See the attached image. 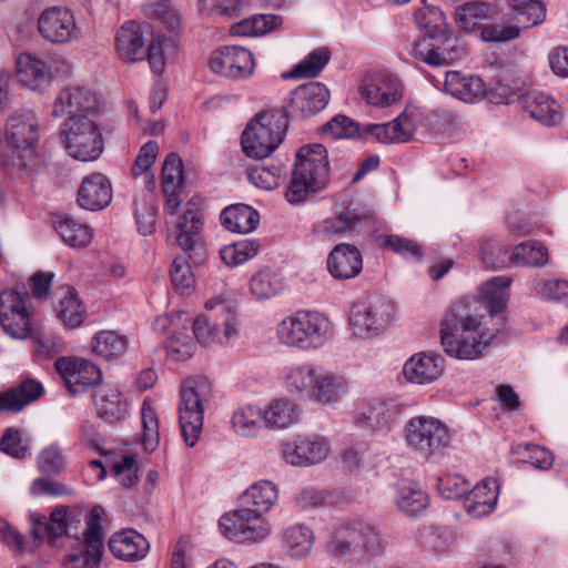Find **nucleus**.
Returning <instances> with one entry per match:
<instances>
[{
    "label": "nucleus",
    "mask_w": 568,
    "mask_h": 568,
    "mask_svg": "<svg viewBox=\"0 0 568 568\" xmlns=\"http://www.w3.org/2000/svg\"><path fill=\"white\" fill-rule=\"evenodd\" d=\"M277 499L276 484L271 480L254 483L241 495L239 508L221 517L219 525L222 534L240 544L262 541L271 532L268 523L262 517Z\"/></svg>",
    "instance_id": "1"
},
{
    "label": "nucleus",
    "mask_w": 568,
    "mask_h": 568,
    "mask_svg": "<svg viewBox=\"0 0 568 568\" xmlns=\"http://www.w3.org/2000/svg\"><path fill=\"white\" fill-rule=\"evenodd\" d=\"M465 303L455 304L446 315L440 329L445 352L458 359H475L489 345L479 318L466 312Z\"/></svg>",
    "instance_id": "2"
},
{
    "label": "nucleus",
    "mask_w": 568,
    "mask_h": 568,
    "mask_svg": "<svg viewBox=\"0 0 568 568\" xmlns=\"http://www.w3.org/2000/svg\"><path fill=\"white\" fill-rule=\"evenodd\" d=\"M288 393L307 397L322 405L337 403L347 392L346 379L311 363L291 367L285 375Z\"/></svg>",
    "instance_id": "3"
},
{
    "label": "nucleus",
    "mask_w": 568,
    "mask_h": 568,
    "mask_svg": "<svg viewBox=\"0 0 568 568\" xmlns=\"http://www.w3.org/2000/svg\"><path fill=\"white\" fill-rule=\"evenodd\" d=\"M104 510L100 506L89 513L80 508H68L65 536L74 539L83 537L81 549L69 556L67 568H98L103 554L102 518Z\"/></svg>",
    "instance_id": "4"
},
{
    "label": "nucleus",
    "mask_w": 568,
    "mask_h": 568,
    "mask_svg": "<svg viewBox=\"0 0 568 568\" xmlns=\"http://www.w3.org/2000/svg\"><path fill=\"white\" fill-rule=\"evenodd\" d=\"M331 320L316 311H297L284 317L276 326L280 342L301 351L317 349L333 336Z\"/></svg>",
    "instance_id": "5"
},
{
    "label": "nucleus",
    "mask_w": 568,
    "mask_h": 568,
    "mask_svg": "<svg viewBox=\"0 0 568 568\" xmlns=\"http://www.w3.org/2000/svg\"><path fill=\"white\" fill-rule=\"evenodd\" d=\"M329 176L327 151L322 144L302 146L296 155L292 180L285 196L291 204L306 199L310 193L323 190Z\"/></svg>",
    "instance_id": "6"
},
{
    "label": "nucleus",
    "mask_w": 568,
    "mask_h": 568,
    "mask_svg": "<svg viewBox=\"0 0 568 568\" xmlns=\"http://www.w3.org/2000/svg\"><path fill=\"white\" fill-rule=\"evenodd\" d=\"M4 133L11 155L2 158L1 166L10 174L27 170L28 160L32 158L39 139V122L36 114L30 110L12 113L7 120Z\"/></svg>",
    "instance_id": "7"
},
{
    "label": "nucleus",
    "mask_w": 568,
    "mask_h": 568,
    "mask_svg": "<svg viewBox=\"0 0 568 568\" xmlns=\"http://www.w3.org/2000/svg\"><path fill=\"white\" fill-rule=\"evenodd\" d=\"M287 120L280 111H266L255 115L241 136L246 156L262 160L270 156L284 141Z\"/></svg>",
    "instance_id": "8"
},
{
    "label": "nucleus",
    "mask_w": 568,
    "mask_h": 568,
    "mask_svg": "<svg viewBox=\"0 0 568 568\" xmlns=\"http://www.w3.org/2000/svg\"><path fill=\"white\" fill-rule=\"evenodd\" d=\"M382 548L375 528L359 520L341 525L327 542V552L334 558L351 557L359 560L379 554Z\"/></svg>",
    "instance_id": "9"
},
{
    "label": "nucleus",
    "mask_w": 568,
    "mask_h": 568,
    "mask_svg": "<svg viewBox=\"0 0 568 568\" xmlns=\"http://www.w3.org/2000/svg\"><path fill=\"white\" fill-rule=\"evenodd\" d=\"M211 395V383L202 377L187 378L181 387L179 422L182 437L190 447L199 440L203 427L204 405Z\"/></svg>",
    "instance_id": "10"
},
{
    "label": "nucleus",
    "mask_w": 568,
    "mask_h": 568,
    "mask_svg": "<svg viewBox=\"0 0 568 568\" xmlns=\"http://www.w3.org/2000/svg\"><path fill=\"white\" fill-rule=\"evenodd\" d=\"M61 138L69 155L80 161H94L103 151L101 130L90 116L68 119Z\"/></svg>",
    "instance_id": "11"
},
{
    "label": "nucleus",
    "mask_w": 568,
    "mask_h": 568,
    "mask_svg": "<svg viewBox=\"0 0 568 568\" xmlns=\"http://www.w3.org/2000/svg\"><path fill=\"white\" fill-rule=\"evenodd\" d=\"M116 51L126 61H141L146 55L149 64L155 74H161L165 68L163 41L158 36L145 49L141 26L134 21L124 23L116 36Z\"/></svg>",
    "instance_id": "12"
},
{
    "label": "nucleus",
    "mask_w": 568,
    "mask_h": 568,
    "mask_svg": "<svg viewBox=\"0 0 568 568\" xmlns=\"http://www.w3.org/2000/svg\"><path fill=\"white\" fill-rule=\"evenodd\" d=\"M405 440L416 454L429 458L450 444L448 427L432 416H415L405 427Z\"/></svg>",
    "instance_id": "13"
},
{
    "label": "nucleus",
    "mask_w": 568,
    "mask_h": 568,
    "mask_svg": "<svg viewBox=\"0 0 568 568\" xmlns=\"http://www.w3.org/2000/svg\"><path fill=\"white\" fill-rule=\"evenodd\" d=\"M394 306L383 296H373L356 302L349 313L353 334L361 338L378 335L392 322Z\"/></svg>",
    "instance_id": "14"
},
{
    "label": "nucleus",
    "mask_w": 568,
    "mask_h": 568,
    "mask_svg": "<svg viewBox=\"0 0 568 568\" xmlns=\"http://www.w3.org/2000/svg\"><path fill=\"white\" fill-rule=\"evenodd\" d=\"M28 295L14 288L0 293V325L6 334L13 338L24 339L33 336L29 311L26 306Z\"/></svg>",
    "instance_id": "15"
},
{
    "label": "nucleus",
    "mask_w": 568,
    "mask_h": 568,
    "mask_svg": "<svg viewBox=\"0 0 568 568\" xmlns=\"http://www.w3.org/2000/svg\"><path fill=\"white\" fill-rule=\"evenodd\" d=\"M215 306L220 317L212 321L207 333L202 332L203 328H209V320L205 317H197L191 323L195 338L202 344H229L239 335L235 313L224 303H216L213 300L205 303L206 308Z\"/></svg>",
    "instance_id": "16"
},
{
    "label": "nucleus",
    "mask_w": 568,
    "mask_h": 568,
    "mask_svg": "<svg viewBox=\"0 0 568 568\" xmlns=\"http://www.w3.org/2000/svg\"><path fill=\"white\" fill-rule=\"evenodd\" d=\"M331 452L328 438L316 434L297 436L282 445L284 460L298 467L321 464L329 456Z\"/></svg>",
    "instance_id": "17"
},
{
    "label": "nucleus",
    "mask_w": 568,
    "mask_h": 568,
    "mask_svg": "<svg viewBox=\"0 0 568 568\" xmlns=\"http://www.w3.org/2000/svg\"><path fill=\"white\" fill-rule=\"evenodd\" d=\"M41 37L51 43H67L80 37V29L71 10L65 7H50L38 19Z\"/></svg>",
    "instance_id": "18"
},
{
    "label": "nucleus",
    "mask_w": 568,
    "mask_h": 568,
    "mask_svg": "<svg viewBox=\"0 0 568 568\" xmlns=\"http://www.w3.org/2000/svg\"><path fill=\"white\" fill-rule=\"evenodd\" d=\"M209 63L214 73L231 79L250 77L254 70L252 53L237 45H225L213 51Z\"/></svg>",
    "instance_id": "19"
},
{
    "label": "nucleus",
    "mask_w": 568,
    "mask_h": 568,
    "mask_svg": "<svg viewBox=\"0 0 568 568\" xmlns=\"http://www.w3.org/2000/svg\"><path fill=\"white\" fill-rule=\"evenodd\" d=\"M465 53L463 43L457 37L447 36L439 44L426 37L415 41L409 54L432 67L454 63Z\"/></svg>",
    "instance_id": "20"
},
{
    "label": "nucleus",
    "mask_w": 568,
    "mask_h": 568,
    "mask_svg": "<svg viewBox=\"0 0 568 568\" xmlns=\"http://www.w3.org/2000/svg\"><path fill=\"white\" fill-rule=\"evenodd\" d=\"M55 368L73 395L98 385L102 378L98 366L83 358H58Z\"/></svg>",
    "instance_id": "21"
},
{
    "label": "nucleus",
    "mask_w": 568,
    "mask_h": 568,
    "mask_svg": "<svg viewBox=\"0 0 568 568\" xmlns=\"http://www.w3.org/2000/svg\"><path fill=\"white\" fill-rule=\"evenodd\" d=\"M369 220L371 215L366 212L346 209L334 216L317 222L313 227V233L323 241H335L357 232Z\"/></svg>",
    "instance_id": "22"
},
{
    "label": "nucleus",
    "mask_w": 568,
    "mask_h": 568,
    "mask_svg": "<svg viewBox=\"0 0 568 568\" xmlns=\"http://www.w3.org/2000/svg\"><path fill=\"white\" fill-rule=\"evenodd\" d=\"M95 94L85 87L64 88L57 95L52 113L54 116L84 118L90 116L97 109Z\"/></svg>",
    "instance_id": "23"
},
{
    "label": "nucleus",
    "mask_w": 568,
    "mask_h": 568,
    "mask_svg": "<svg viewBox=\"0 0 568 568\" xmlns=\"http://www.w3.org/2000/svg\"><path fill=\"white\" fill-rule=\"evenodd\" d=\"M362 97L372 105L385 108L402 98V85L393 74H375L364 81Z\"/></svg>",
    "instance_id": "24"
},
{
    "label": "nucleus",
    "mask_w": 568,
    "mask_h": 568,
    "mask_svg": "<svg viewBox=\"0 0 568 568\" xmlns=\"http://www.w3.org/2000/svg\"><path fill=\"white\" fill-rule=\"evenodd\" d=\"M403 374L406 381L413 384L433 383L443 374V359L432 353H416L405 362Z\"/></svg>",
    "instance_id": "25"
},
{
    "label": "nucleus",
    "mask_w": 568,
    "mask_h": 568,
    "mask_svg": "<svg viewBox=\"0 0 568 568\" xmlns=\"http://www.w3.org/2000/svg\"><path fill=\"white\" fill-rule=\"evenodd\" d=\"M327 268L337 280H349L357 276L363 268L359 250L351 244H337L327 257Z\"/></svg>",
    "instance_id": "26"
},
{
    "label": "nucleus",
    "mask_w": 568,
    "mask_h": 568,
    "mask_svg": "<svg viewBox=\"0 0 568 568\" xmlns=\"http://www.w3.org/2000/svg\"><path fill=\"white\" fill-rule=\"evenodd\" d=\"M520 105L531 119L548 126L558 124L562 119L559 103L544 92H527L521 97Z\"/></svg>",
    "instance_id": "27"
},
{
    "label": "nucleus",
    "mask_w": 568,
    "mask_h": 568,
    "mask_svg": "<svg viewBox=\"0 0 568 568\" xmlns=\"http://www.w3.org/2000/svg\"><path fill=\"white\" fill-rule=\"evenodd\" d=\"M112 200V186L109 179L101 173L87 176L78 192L81 207L98 211L106 207Z\"/></svg>",
    "instance_id": "28"
},
{
    "label": "nucleus",
    "mask_w": 568,
    "mask_h": 568,
    "mask_svg": "<svg viewBox=\"0 0 568 568\" xmlns=\"http://www.w3.org/2000/svg\"><path fill=\"white\" fill-rule=\"evenodd\" d=\"M444 88L447 93L466 103H475L486 94V84L476 75L447 71Z\"/></svg>",
    "instance_id": "29"
},
{
    "label": "nucleus",
    "mask_w": 568,
    "mask_h": 568,
    "mask_svg": "<svg viewBox=\"0 0 568 568\" xmlns=\"http://www.w3.org/2000/svg\"><path fill=\"white\" fill-rule=\"evenodd\" d=\"M16 67L18 81L31 90H43L52 81V74L47 63L29 53L20 54L17 58Z\"/></svg>",
    "instance_id": "30"
},
{
    "label": "nucleus",
    "mask_w": 568,
    "mask_h": 568,
    "mask_svg": "<svg viewBox=\"0 0 568 568\" xmlns=\"http://www.w3.org/2000/svg\"><path fill=\"white\" fill-rule=\"evenodd\" d=\"M328 89L321 82H308L297 87L292 93V106L303 116L321 112L328 103Z\"/></svg>",
    "instance_id": "31"
},
{
    "label": "nucleus",
    "mask_w": 568,
    "mask_h": 568,
    "mask_svg": "<svg viewBox=\"0 0 568 568\" xmlns=\"http://www.w3.org/2000/svg\"><path fill=\"white\" fill-rule=\"evenodd\" d=\"M498 499V484L495 479H484L470 491L468 490L464 507L474 518H480L493 513Z\"/></svg>",
    "instance_id": "32"
},
{
    "label": "nucleus",
    "mask_w": 568,
    "mask_h": 568,
    "mask_svg": "<svg viewBox=\"0 0 568 568\" xmlns=\"http://www.w3.org/2000/svg\"><path fill=\"white\" fill-rule=\"evenodd\" d=\"M109 548L114 557L125 561H135L146 556L150 546L141 534L128 529L114 534L109 540Z\"/></svg>",
    "instance_id": "33"
},
{
    "label": "nucleus",
    "mask_w": 568,
    "mask_h": 568,
    "mask_svg": "<svg viewBox=\"0 0 568 568\" xmlns=\"http://www.w3.org/2000/svg\"><path fill=\"white\" fill-rule=\"evenodd\" d=\"M398 414L399 409L393 402L374 399L356 412V420L373 429L388 430Z\"/></svg>",
    "instance_id": "34"
},
{
    "label": "nucleus",
    "mask_w": 568,
    "mask_h": 568,
    "mask_svg": "<svg viewBox=\"0 0 568 568\" xmlns=\"http://www.w3.org/2000/svg\"><path fill=\"white\" fill-rule=\"evenodd\" d=\"M43 393L41 383L26 378L17 387L0 392V413L20 412Z\"/></svg>",
    "instance_id": "35"
},
{
    "label": "nucleus",
    "mask_w": 568,
    "mask_h": 568,
    "mask_svg": "<svg viewBox=\"0 0 568 568\" xmlns=\"http://www.w3.org/2000/svg\"><path fill=\"white\" fill-rule=\"evenodd\" d=\"M202 212L199 204L190 201L181 216L178 227L176 242L184 251L195 248L202 230Z\"/></svg>",
    "instance_id": "36"
},
{
    "label": "nucleus",
    "mask_w": 568,
    "mask_h": 568,
    "mask_svg": "<svg viewBox=\"0 0 568 568\" xmlns=\"http://www.w3.org/2000/svg\"><path fill=\"white\" fill-rule=\"evenodd\" d=\"M97 412L100 418L114 425L128 416V404L120 390L103 388L95 396Z\"/></svg>",
    "instance_id": "37"
},
{
    "label": "nucleus",
    "mask_w": 568,
    "mask_h": 568,
    "mask_svg": "<svg viewBox=\"0 0 568 568\" xmlns=\"http://www.w3.org/2000/svg\"><path fill=\"white\" fill-rule=\"evenodd\" d=\"M284 287L280 273L271 267L256 271L248 281V290L256 301H265L276 296Z\"/></svg>",
    "instance_id": "38"
},
{
    "label": "nucleus",
    "mask_w": 568,
    "mask_h": 568,
    "mask_svg": "<svg viewBox=\"0 0 568 568\" xmlns=\"http://www.w3.org/2000/svg\"><path fill=\"white\" fill-rule=\"evenodd\" d=\"M222 225L236 233H248L258 223V213L245 204H234L224 209L220 215Z\"/></svg>",
    "instance_id": "39"
},
{
    "label": "nucleus",
    "mask_w": 568,
    "mask_h": 568,
    "mask_svg": "<svg viewBox=\"0 0 568 568\" xmlns=\"http://www.w3.org/2000/svg\"><path fill=\"white\" fill-rule=\"evenodd\" d=\"M264 426L267 428H287L300 419L297 406L288 399L272 402L263 410Z\"/></svg>",
    "instance_id": "40"
},
{
    "label": "nucleus",
    "mask_w": 568,
    "mask_h": 568,
    "mask_svg": "<svg viewBox=\"0 0 568 568\" xmlns=\"http://www.w3.org/2000/svg\"><path fill=\"white\" fill-rule=\"evenodd\" d=\"M281 23L282 18L275 14H253L233 24L230 32L237 37H260L272 32Z\"/></svg>",
    "instance_id": "41"
},
{
    "label": "nucleus",
    "mask_w": 568,
    "mask_h": 568,
    "mask_svg": "<svg viewBox=\"0 0 568 568\" xmlns=\"http://www.w3.org/2000/svg\"><path fill=\"white\" fill-rule=\"evenodd\" d=\"M395 501L403 513L414 516L426 508L428 497L417 484L404 480L397 487Z\"/></svg>",
    "instance_id": "42"
},
{
    "label": "nucleus",
    "mask_w": 568,
    "mask_h": 568,
    "mask_svg": "<svg viewBox=\"0 0 568 568\" xmlns=\"http://www.w3.org/2000/svg\"><path fill=\"white\" fill-rule=\"evenodd\" d=\"M63 296L59 298L55 307L58 317L68 327L74 328L82 324L85 318V308L82 305L78 293L72 287L62 291Z\"/></svg>",
    "instance_id": "43"
},
{
    "label": "nucleus",
    "mask_w": 568,
    "mask_h": 568,
    "mask_svg": "<svg viewBox=\"0 0 568 568\" xmlns=\"http://www.w3.org/2000/svg\"><path fill=\"white\" fill-rule=\"evenodd\" d=\"M283 541L290 557L302 558L310 554L314 535L307 526L293 525L284 530Z\"/></svg>",
    "instance_id": "44"
},
{
    "label": "nucleus",
    "mask_w": 568,
    "mask_h": 568,
    "mask_svg": "<svg viewBox=\"0 0 568 568\" xmlns=\"http://www.w3.org/2000/svg\"><path fill=\"white\" fill-rule=\"evenodd\" d=\"M231 422L237 435L253 436L264 426L263 409L253 405L241 406L233 413Z\"/></svg>",
    "instance_id": "45"
},
{
    "label": "nucleus",
    "mask_w": 568,
    "mask_h": 568,
    "mask_svg": "<svg viewBox=\"0 0 568 568\" xmlns=\"http://www.w3.org/2000/svg\"><path fill=\"white\" fill-rule=\"evenodd\" d=\"M510 282V278L507 276H497L483 284V300L490 313H499L506 307L509 298L508 288Z\"/></svg>",
    "instance_id": "46"
},
{
    "label": "nucleus",
    "mask_w": 568,
    "mask_h": 568,
    "mask_svg": "<svg viewBox=\"0 0 568 568\" xmlns=\"http://www.w3.org/2000/svg\"><path fill=\"white\" fill-rule=\"evenodd\" d=\"M128 347V338L114 331H101L92 341L93 352L103 358H118Z\"/></svg>",
    "instance_id": "47"
},
{
    "label": "nucleus",
    "mask_w": 568,
    "mask_h": 568,
    "mask_svg": "<svg viewBox=\"0 0 568 568\" xmlns=\"http://www.w3.org/2000/svg\"><path fill=\"white\" fill-rule=\"evenodd\" d=\"M57 232L62 241L72 247H84L92 240V231L71 217H64L57 223Z\"/></svg>",
    "instance_id": "48"
},
{
    "label": "nucleus",
    "mask_w": 568,
    "mask_h": 568,
    "mask_svg": "<svg viewBox=\"0 0 568 568\" xmlns=\"http://www.w3.org/2000/svg\"><path fill=\"white\" fill-rule=\"evenodd\" d=\"M495 10L487 3L469 1L456 10V21L467 31L476 28L481 20L491 19Z\"/></svg>",
    "instance_id": "49"
},
{
    "label": "nucleus",
    "mask_w": 568,
    "mask_h": 568,
    "mask_svg": "<svg viewBox=\"0 0 568 568\" xmlns=\"http://www.w3.org/2000/svg\"><path fill=\"white\" fill-rule=\"evenodd\" d=\"M68 519V507H57L50 514L49 521L45 518L34 520L32 525V535L36 539H41L45 536L50 538H58L65 535V523Z\"/></svg>",
    "instance_id": "50"
},
{
    "label": "nucleus",
    "mask_w": 568,
    "mask_h": 568,
    "mask_svg": "<svg viewBox=\"0 0 568 568\" xmlns=\"http://www.w3.org/2000/svg\"><path fill=\"white\" fill-rule=\"evenodd\" d=\"M509 262L517 266H544L548 262V252L536 242H524L514 248Z\"/></svg>",
    "instance_id": "51"
},
{
    "label": "nucleus",
    "mask_w": 568,
    "mask_h": 568,
    "mask_svg": "<svg viewBox=\"0 0 568 568\" xmlns=\"http://www.w3.org/2000/svg\"><path fill=\"white\" fill-rule=\"evenodd\" d=\"M258 248L255 240H244L222 247L220 257L225 265L234 267L254 257Z\"/></svg>",
    "instance_id": "52"
},
{
    "label": "nucleus",
    "mask_w": 568,
    "mask_h": 568,
    "mask_svg": "<svg viewBox=\"0 0 568 568\" xmlns=\"http://www.w3.org/2000/svg\"><path fill=\"white\" fill-rule=\"evenodd\" d=\"M329 58L331 54L327 48H318L298 62L293 68L291 75L293 78H315L328 63Z\"/></svg>",
    "instance_id": "53"
},
{
    "label": "nucleus",
    "mask_w": 568,
    "mask_h": 568,
    "mask_svg": "<svg viewBox=\"0 0 568 568\" xmlns=\"http://www.w3.org/2000/svg\"><path fill=\"white\" fill-rule=\"evenodd\" d=\"M143 427L142 443L146 452H153L160 443L159 420L150 400L145 399L141 407Z\"/></svg>",
    "instance_id": "54"
},
{
    "label": "nucleus",
    "mask_w": 568,
    "mask_h": 568,
    "mask_svg": "<svg viewBox=\"0 0 568 568\" xmlns=\"http://www.w3.org/2000/svg\"><path fill=\"white\" fill-rule=\"evenodd\" d=\"M519 4V7H511L513 20L519 30L538 26L545 20L546 8L541 1Z\"/></svg>",
    "instance_id": "55"
},
{
    "label": "nucleus",
    "mask_w": 568,
    "mask_h": 568,
    "mask_svg": "<svg viewBox=\"0 0 568 568\" xmlns=\"http://www.w3.org/2000/svg\"><path fill=\"white\" fill-rule=\"evenodd\" d=\"M520 34L518 26L511 19H501L487 23L481 28V39L485 42H506L517 39Z\"/></svg>",
    "instance_id": "56"
},
{
    "label": "nucleus",
    "mask_w": 568,
    "mask_h": 568,
    "mask_svg": "<svg viewBox=\"0 0 568 568\" xmlns=\"http://www.w3.org/2000/svg\"><path fill=\"white\" fill-rule=\"evenodd\" d=\"M479 256L483 263L490 268L503 267L509 262L506 246L490 237L481 240Z\"/></svg>",
    "instance_id": "57"
},
{
    "label": "nucleus",
    "mask_w": 568,
    "mask_h": 568,
    "mask_svg": "<svg viewBox=\"0 0 568 568\" xmlns=\"http://www.w3.org/2000/svg\"><path fill=\"white\" fill-rule=\"evenodd\" d=\"M183 181L182 160L175 153L166 155L162 166L163 192H179Z\"/></svg>",
    "instance_id": "58"
},
{
    "label": "nucleus",
    "mask_w": 568,
    "mask_h": 568,
    "mask_svg": "<svg viewBox=\"0 0 568 568\" xmlns=\"http://www.w3.org/2000/svg\"><path fill=\"white\" fill-rule=\"evenodd\" d=\"M415 21L426 34L434 38L445 30L443 12L437 7L426 6L415 12Z\"/></svg>",
    "instance_id": "59"
},
{
    "label": "nucleus",
    "mask_w": 568,
    "mask_h": 568,
    "mask_svg": "<svg viewBox=\"0 0 568 568\" xmlns=\"http://www.w3.org/2000/svg\"><path fill=\"white\" fill-rule=\"evenodd\" d=\"M282 175L281 166L255 165L247 171L248 181L258 189L273 190L278 186Z\"/></svg>",
    "instance_id": "60"
},
{
    "label": "nucleus",
    "mask_w": 568,
    "mask_h": 568,
    "mask_svg": "<svg viewBox=\"0 0 568 568\" xmlns=\"http://www.w3.org/2000/svg\"><path fill=\"white\" fill-rule=\"evenodd\" d=\"M38 467L42 474L58 475L65 468V459L59 445L53 444L41 450Z\"/></svg>",
    "instance_id": "61"
},
{
    "label": "nucleus",
    "mask_w": 568,
    "mask_h": 568,
    "mask_svg": "<svg viewBox=\"0 0 568 568\" xmlns=\"http://www.w3.org/2000/svg\"><path fill=\"white\" fill-rule=\"evenodd\" d=\"M381 245L392 252H395L404 257H413L420 260L423 256L419 244L410 239L399 235H385L381 239Z\"/></svg>",
    "instance_id": "62"
},
{
    "label": "nucleus",
    "mask_w": 568,
    "mask_h": 568,
    "mask_svg": "<svg viewBox=\"0 0 568 568\" xmlns=\"http://www.w3.org/2000/svg\"><path fill=\"white\" fill-rule=\"evenodd\" d=\"M516 453L523 456L524 462L540 470L549 469L555 460L551 452L535 444L520 445Z\"/></svg>",
    "instance_id": "63"
},
{
    "label": "nucleus",
    "mask_w": 568,
    "mask_h": 568,
    "mask_svg": "<svg viewBox=\"0 0 568 568\" xmlns=\"http://www.w3.org/2000/svg\"><path fill=\"white\" fill-rule=\"evenodd\" d=\"M195 348L196 346L193 339L183 333L173 335L165 345L166 356L173 362H184L191 358Z\"/></svg>",
    "instance_id": "64"
}]
</instances>
